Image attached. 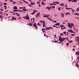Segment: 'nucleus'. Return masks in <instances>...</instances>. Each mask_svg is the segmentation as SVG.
Here are the masks:
<instances>
[{"instance_id": "41", "label": "nucleus", "mask_w": 79, "mask_h": 79, "mask_svg": "<svg viewBox=\"0 0 79 79\" xmlns=\"http://www.w3.org/2000/svg\"><path fill=\"white\" fill-rule=\"evenodd\" d=\"M53 23H57V21H52Z\"/></svg>"}, {"instance_id": "36", "label": "nucleus", "mask_w": 79, "mask_h": 79, "mask_svg": "<svg viewBox=\"0 0 79 79\" xmlns=\"http://www.w3.org/2000/svg\"><path fill=\"white\" fill-rule=\"evenodd\" d=\"M29 25L30 26H32V25L31 23H29Z\"/></svg>"}, {"instance_id": "50", "label": "nucleus", "mask_w": 79, "mask_h": 79, "mask_svg": "<svg viewBox=\"0 0 79 79\" xmlns=\"http://www.w3.org/2000/svg\"><path fill=\"white\" fill-rule=\"evenodd\" d=\"M35 13V12H34L33 13H31V15H33V14H34Z\"/></svg>"}, {"instance_id": "54", "label": "nucleus", "mask_w": 79, "mask_h": 79, "mask_svg": "<svg viewBox=\"0 0 79 79\" xmlns=\"http://www.w3.org/2000/svg\"><path fill=\"white\" fill-rule=\"evenodd\" d=\"M63 27H64V29H66V27H64V26Z\"/></svg>"}, {"instance_id": "12", "label": "nucleus", "mask_w": 79, "mask_h": 79, "mask_svg": "<svg viewBox=\"0 0 79 79\" xmlns=\"http://www.w3.org/2000/svg\"><path fill=\"white\" fill-rule=\"evenodd\" d=\"M30 4H31V5H35V3L34 2H31Z\"/></svg>"}, {"instance_id": "22", "label": "nucleus", "mask_w": 79, "mask_h": 79, "mask_svg": "<svg viewBox=\"0 0 79 79\" xmlns=\"http://www.w3.org/2000/svg\"><path fill=\"white\" fill-rule=\"evenodd\" d=\"M59 40H60L61 39V38H62V37H61V36H60L59 37Z\"/></svg>"}, {"instance_id": "14", "label": "nucleus", "mask_w": 79, "mask_h": 79, "mask_svg": "<svg viewBox=\"0 0 79 79\" xmlns=\"http://www.w3.org/2000/svg\"><path fill=\"white\" fill-rule=\"evenodd\" d=\"M23 2H25V3H27V4H28V3H29L28 2L26 1H25L24 0H23Z\"/></svg>"}, {"instance_id": "25", "label": "nucleus", "mask_w": 79, "mask_h": 79, "mask_svg": "<svg viewBox=\"0 0 79 79\" xmlns=\"http://www.w3.org/2000/svg\"><path fill=\"white\" fill-rule=\"evenodd\" d=\"M76 11H79V7H78V8H77V9Z\"/></svg>"}, {"instance_id": "61", "label": "nucleus", "mask_w": 79, "mask_h": 79, "mask_svg": "<svg viewBox=\"0 0 79 79\" xmlns=\"http://www.w3.org/2000/svg\"><path fill=\"white\" fill-rule=\"evenodd\" d=\"M49 8V9H52V7H50Z\"/></svg>"}, {"instance_id": "45", "label": "nucleus", "mask_w": 79, "mask_h": 79, "mask_svg": "<svg viewBox=\"0 0 79 79\" xmlns=\"http://www.w3.org/2000/svg\"><path fill=\"white\" fill-rule=\"evenodd\" d=\"M21 19V17H20L18 18V19Z\"/></svg>"}, {"instance_id": "9", "label": "nucleus", "mask_w": 79, "mask_h": 79, "mask_svg": "<svg viewBox=\"0 0 79 79\" xmlns=\"http://www.w3.org/2000/svg\"><path fill=\"white\" fill-rule=\"evenodd\" d=\"M13 9H15V10H16V9H18V8H17V6H14L13 7Z\"/></svg>"}, {"instance_id": "18", "label": "nucleus", "mask_w": 79, "mask_h": 79, "mask_svg": "<svg viewBox=\"0 0 79 79\" xmlns=\"http://www.w3.org/2000/svg\"><path fill=\"white\" fill-rule=\"evenodd\" d=\"M75 54L76 55H79V53H78L77 52H76Z\"/></svg>"}, {"instance_id": "43", "label": "nucleus", "mask_w": 79, "mask_h": 79, "mask_svg": "<svg viewBox=\"0 0 79 79\" xmlns=\"http://www.w3.org/2000/svg\"><path fill=\"white\" fill-rule=\"evenodd\" d=\"M43 24V27H45V23H44V24Z\"/></svg>"}, {"instance_id": "40", "label": "nucleus", "mask_w": 79, "mask_h": 79, "mask_svg": "<svg viewBox=\"0 0 79 79\" xmlns=\"http://www.w3.org/2000/svg\"><path fill=\"white\" fill-rule=\"evenodd\" d=\"M52 5H54V3H52L50 5V6H52Z\"/></svg>"}, {"instance_id": "35", "label": "nucleus", "mask_w": 79, "mask_h": 79, "mask_svg": "<svg viewBox=\"0 0 79 79\" xmlns=\"http://www.w3.org/2000/svg\"><path fill=\"white\" fill-rule=\"evenodd\" d=\"M41 4H42L43 5H44V3L43 2L41 3Z\"/></svg>"}, {"instance_id": "62", "label": "nucleus", "mask_w": 79, "mask_h": 79, "mask_svg": "<svg viewBox=\"0 0 79 79\" xmlns=\"http://www.w3.org/2000/svg\"><path fill=\"white\" fill-rule=\"evenodd\" d=\"M61 29H62V30H63V29H64V28H63V27H61Z\"/></svg>"}, {"instance_id": "3", "label": "nucleus", "mask_w": 79, "mask_h": 79, "mask_svg": "<svg viewBox=\"0 0 79 79\" xmlns=\"http://www.w3.org/2000/svg\"><path fill=\"white\" fill-rule=\"evenodd\" d=\"M67 31H68V32H71V33H75L74 32V31H73L71 30H69Z\"/></svg>"}, {"instance_id": "49", "label": "nucleus", "mask_w": 79, "mask_h": 79, "mask_svg": "<svg viewBox=\"0 0 79 79\" xmlns=\"http://www.w3.org/2000/svg\"><path fill=\"white\" fill-rule=\"evenodd\" d=\"M13 2V5H14V4H15V3H16V2Z\"/></svg>"}, {"instance_id": "56", "label": "nucleus", "mask_w": 79, "mask_h": 79, "mask_svg": "<svg viewBox=\"0 0 79 79\" xmlns=\"http://www.w3.org/2000/svg\"><path fill=\"white\" fill-rule=\"evenodd\" d=\"M54 25H55V26H58V24L57 23H56V24H55Z\"/></svg>"}, {"instance_id": "55", "label": "nucleus", "mask_w": 79, "mask_h": 79, "mask_svg": "<svg viewBox=\"0 0 79 79\" xmlns=\"http://www.w3.org/2000/svg\"><path fill=\"white\" fill-rule=\"evenodd\" d=\"M33 11H34V12H35H35H36V10H33Z\"/></svg>"}, {"instance_id": "64", "label": "nucleus", "mask_w": 79, "mask_h": 79, "mask_svg": "<svg viewBox=\"0 0 79 79\" xmlns=\"http://www.w3.org/2000/svg\"><path fill=\"white\" fill-rule=\"evenodd\" d=\"M0 13H1V14H3V12H2V11H1L0 12Z\"/></svg>"}, {"instance_id": "4", "label": "nucleus", "mask_w": 79, "mask_h": 79, "mask_svg": "<svg viewBox=\"0 0 79 79\" xmlns=\"http://www.w3.org/2000/svg\"><path fill=\"white\" fill-rule=\"evenodd\" d=\"M48 16H50V15L43 16V17H44V18H48Z\"/></svg>"}, {"instance_id": "37", "label": "nucleus", "mask_w": 79, "mask_h": 79, "mask_svg": "<svg viewBox=\"0 0 79 79\" xmlns=\"http://www.w3.org/2000/svg\"><path fill=\"white\" fill-rule=\"evenodd\" d=\"M4 5H7V3H3Z\"/></svg>"}, {"instance_id": "29", "label": "nucleus", "mask_w": 79, "mask_h": 79, "mask_svg": "<svg viewBox=\"0 0 79 79\" xmlns=\"http://www.w3.org/2000/svg\"><path fill=\"white\" fill-rule=\"evenodd\" d=\"M60 25V23H57V26H59Z\"/></svg>"}, {"instance_id": "21", "label": "nucleus", "mask_w": 79, "mask_h": 79, "mask_svg": "<svg viewBox=\"0 0 79 79\" xmlns=\"http://www.w3.org/2000/svg\"><path fill=\"white\" fill-rule=\"evenodd\" d=\"M46 9H48V10L49 11H50V8L48 6H47L46 8Z\"/></svg>"}, {"instance_id": "46", "label": "nucleus", "mask_w": 79, "mask_h": 79, "mask_svg": "<svg viewBox=\"0 0 79 79\" xmlns=\"http://www.w3.org/2000/svg\"><path fill=\"white\" fill-rule=\"evenodd\" d=\"M56 3H57V4H60V3L58 2H56Z\"/></svg>"}, {"instance_id": "1", "label": "nucleus", "mask_w": 79, "mask_h": 79, "mask_svg": "<svg viewBox=\"0 0 79 79\" xmlns=\"http://www.w3.org/2000/svg\"><path fill=\"white\" fill-rule=\"evenodd\" d=\"M33 26H34V27H35L37 30L38 27H37V25H36V23L35 22L34 24L33 25Z\"/></svg>"}, {"instance_id": "7", "label": "nucleus", "mask_w": 79, "mask_h": 79, "mask_svg": "<svg viewBox=\"0 0 79 79\" xmlns=\"http://www.w3.org/2000/svg\"><path fill=\"white\" fill-rule=\"evenodd\" d=\"M48 30H49L50 29H53V28L50 27H48Z\"/></svg>"}, {"instance_id": "13", "label": "nucleus", "mask_w": 79, "mask_h": 79, "mask_svg": "<svg viewBox=\"0 0 79 79\" xmlns=\"http://www.w3.org/2000/svg\"><path fill=\"white\" fill-rule=\"evenodd\" d=\"M72 2H77V0H73Z\"/></svg>"}, {"instance_id": "34", "label": "nucleus", "mask_w": 79, "mask_h": 79, "mask_svg": "<svg viewBox=\"0 0 79 79\" xmlns=\"http://www.w3.org/2000/svg\"><path fill=\"white\" fill-rule=\"evenodd\" d=\"M77 66L76 65V66H77V68H79V65H78V64H77V63H76V65H77Z\"/></svg>"}, {"instance_id": "26", "label": "nucleus", "mask_w": 79, "mask_h": 79, "mask_svg": "<svg viewBox=\"0 0 79 79\" xmlns=\"http://www.w3.org/2000/svg\"><path fill=\"white\" fill-rule=\"evenodd\" d=\"M37 26H41V25H40V24H39V23H38L37 24Z\"/></svg>"}, {"instance_id": "57", "label": "nucleus", "mask_w": 79, "mask_h": 79, "mask_svg": "<svg viewBox=\"0 0 79 79\" xmlns=\"http://www.w3.org/2000/svg\"><path fill=\"white\" fill-rule=\"evenodd\" d=\"M37 4H40V3H39V2H37Z\"/></svg>"}, {"instance_id": "27", "label": "nucleus", "mask_w": 79, "mask_h": 79, "mask_svg": "<svg viewBox=\"0 0 79 79\" xmlns=\"http://www.w3.org/2000/svg\"><path fill=\"white\" fill-rule=\"evenodd\" d=\"M23 11H27V9H23Z\"/></svg>"}, {"instance_id": "47", "label": "nucleus", "mask_w": 79, "mask_h": 79, "mask_svg": "<svg viewBox=\"0 0 79 79\" xmlns=\"http://www.w3.org/2000/svg\"><path fill=\"white\" fill-rule=\"evenodd\" d=\"M17 15L18 17L19 16H20V15H19V14H18Z\"/></svg>"}, {"instance_id": "15", "label": "nucleus", "mask_w": 79, "mask_h": 79, "mask_svg": "<svg viewBox=\"0 0 79 79\" xmlns=\"http://www.w3.org/2000/svg\"><path fill=\"white\" fill-rule=\"evenodd\" d=\"M65 15H69L70 14V13L69 12H68V13H65Z\"/></svg>"}, {"instance_id": "59", "label": "nucleus", "mask_w": 79, "mask_h": 79, "mask_svg": "<svg viewBox=\"0 0 79 79\" xmlns=\"http://www.w3.org/2000/svg\"><path fill=\"white\" fill-rule=\"evenodd\" d=\"M29 6H30V7H31L32 6L31 5H28Z\"/></svg>"}, {"instance_id": "30", "label": "nucleus", "mask_w": 79, "mask_h": 79, "mask_svg": "<svg viewBox=\"0 0 79 79\" xmlns=\"http://www.w3.org/2000/svg\"><path fill=\"white\" fill-rule=\"evenodd\" d=\"M69 45V43H67L66 45L67 47L68 46V45Z\"/></svg>"}, {"instance_id": "11", "label": "nucleus", "mask_w": 79, "mask_h": 79, "mask_svg": "<svg viewBox=\"0 0 79 79\" xmlns=\"http://www.w3.org/2000/svg\"><path fill=\"white\" fill-rule=\"evenodd\" d=\"M47 19H49V20H50V21H53V20L52 19L50 18L49 17H48Z\"/></svg>"}, {"instance_id": "44", "label": "nucleus", "mask_w": 79, "mask_h": 79, "mask_svg": "<svg viewBox=\"0 0 79 79\" xmlns=\"http://www.w3.org/2000/svg\"><path fill=\"white\" fill-rule=\"evenodd\" d=\"M74 15H78V14L77 13L74 14Z\"/></svg>"}, {"instance_id": "38", "label": "nucleus", "mask_w": 79, "mask_h": 79, "mask_svg": "<svg viewBox=\"0 0 79 79\" xmlns=\"http://www.w3.org/2000/svg\"><path fill=\"white\" fill-rule=\"evenodd\" d=\"M63 26H64L63 25H61L60 26V27H63Z\"/></svg>"}, {"instance_id": "10", "label": "nucleus", "mask_w": 79, "mask_h": 79, "mask_svg": "<svg viewBox=\"0 0 79 79\" xmlns=\"http://www.w3.org/2000/svg\"><path fill=\"white\" fill-rule=\"evenodd\" d=\"M65 8H66V10H69V9H71L72 10H73V9L70 8L66 7Z\"/></svg>"}, {"instance_id": "53", "label": "nucleus", "mask_w": 79, "mask_h": 79, "mask_svg": "<svg viewBox=\"0 0 79 79\" xmlns=\"http://www.w3.org/2000/svg\"><path fill=\"white\" fill-rule=\"evenodd\" d=\"M75 40L76 41H79V39H76V40Z\"/></svg>"}, {"instance_id": "19", "label": "nucleus", "mask_w": 79, "mask_h": 79, "mask_svg": "<svg viewBox=\"0 0 79 79\" xmlns=\"http://www.w3.org/2000/svg\"><path fill=\"white\" fill-rule=\"evenodd\" d=\"M26 19H29V17L28 16L26 17Z\"/></svg>"}, {"instance_id": "33", "label": "nucleus", "mask_w": 79, "mask_h": 79, "mask_svg": "<svg viewBox=\"0 0 79 79\" xmlns=\"http://www.w3.org/2000/svg\"><path fill=\"white\" fill-rule=\"evenodd\" d=\"M18 11H20V12H22V11H23V10H18Z\"/></svg>"}, {"instance_id": "58", "label": "nucleus", "mask_w": 79, "mask_h": 79, "mask_svg": "<svg viewBox=\"0 0 79 79\" xmlns=\"http://www.w3.org/2000/svg\"><path fill=\"white\" fill-rule=\"evenodd\" d=\"M52 8H55V6H52Z\"/></svg>"}, {"instance_id": "16", "label": "nucleus", "mask_w": 79, "mask_h": 79, "mask_svg": "<svg viewBox=\"0 0 79 79\" xmlns=\"http://www.w3.org/2000/svg\"><path fill=\"white\" fill-rule=\"evenodd\" d=\"M17 11H18V10H14V12H16Z\"/></svg>"}, {"instance_id": "20", "label": "nucleus", "mask_w": 79, "mask_h": 79, "mask_svg": "<svg viewBox=\"0 0 79 79\" xmlns=\"http://www.w3.org/2000/svg\"><path fill=\"white\" fill-rule=\"evenodd\" d=\"M64 4L63 3H61L60 4V6H64Z\"/></svg>"}, {"instance_id": "32", "label": "nucleus", "mask_w": 79, "mask_h": 79, "mask_svg": "<svg viewBox=\"0 0 79 79\" xmlns=\"http://www.w3.org/2000/svg\"><path fill=\"white\" fill-rule=\"evenodd\" d=\"M39 15H40V13L39 12H38L37 14L36 15H38V16H39Z\"/></svg>"}, {"instance_id": "52", "label": "nucleus", "mask_w": 79, "mask_h": 79, "mask_svg": "<svg viewBox=\"0 0 79 79\" xmlns=\"http://www.w3.org/2000/svg\"><path fill=\"white\" fill-rule=\"evenodd\" d=\"M0 10H1V11H3V10L2 9V8L0 9Z\"/></svg>"}, {"instance_id": "23", "label": "nucleus", "mask_w": 79, "mask_h": 79, "mask_svg": "<svg viewBox=\"0 0 79 79\" xmlns=\"http://www.w3.org/2000/svg\"><path fill=\"white\" fill-rule=\"evenodd\" d=\"M63 33H64V34H65V35H68L66 34V31H64L63 32Z\"/></svg>"}, {"instance_id": "2", "label": "nucleus", "mask_w": 79, "mask_h": 79, "mask_svg": "<svg viewBox=\"0 0 79 79\" xmlns=\"http://www.w3.org/2000/svg\"><path fill=\"white\" fill-rule=\"evenodd\" d=\"M61 39L60 40V42H63L64 40H66V38H61Z\"/></svg>"}, {"instance_id": "5", "label": "nucleus", "mask_w": 79, "mask_h": 79, "mask_svg": "<svg viewBox=\"0 0 79 79\" xmlns=\"http://www.w3.org/2000/svg\"><path fill=\"white\" fill-rule=\"evenodd\" d=\"M61 17L62 18H64V14L63 13H61Z\"/></svg>"}, {"instance_id": "60", "label": "nucleus", "mask_w": 79, "mask_h": 79, "mask_svg": "<svg viewBox=\"0 0 79 79\" xmlns=\"http://www.w3.org/2000/svg\"><path fill=\"white\" fill-rule=\"evenodd\" d=\"M35 16L36 18H37V16H38V15H36Z\"/></svg>"}, {"instance_id": "6", "label": "nucleus", "mask_w": 79, "mask_h": 79, "mask_svg": "<svg viewBox=\"0 0 79 79\" xmlns=\"http://www.w3.org/2000/svg\"><path fill=\"white\" fill-rule=\"evenodd\" d=\"M40 23H43V24H45V22L44 21H40Z\"/></svg>"}, {"instance_id": "63", "label": "nucleus", "mask_w": 79, "mask_h": 79, "mask_svg": "<svg viewBox=\"0 0 79 79\" xmlns=\"http://www.w3.org/2000/svg\"><path fill=\"white\" fill-rule=\"evenodd\" d=\"M26 8V7L25 6H24L23 7V9Z\"/></svg>"}, {"instance_id": "24", "label": "nucleus", "mask_w": 79, "mask_h": 79, "mask_svg": "<svg viewBox=\"0 0 79 79\" xmlns=\"http://www.w3.org/2000/svg\"><path fill=\"white\" fill-rule=\"evenodd\" d=\"M4 6V8H5V10H6V8H7V7H6V6Z\"/></svg>"}, {"instance_id": "17", "label": "nucleus", "mask_w": 79, "mask_h": 79, "mask_svg": "<svg viewBox=\"0 0 79 79\" xmlns=\"http://www.w3.org/2000/svg\"><path fill=\"white\" fill-rule=\"evenodd\" d=\"M68 25L69 27H71V25H70V23H68Z\"/></svg>"}, {"instance_id": "31", "label": "nucleus", "mask_w": 79, "mask_h": 79, "mask_svg": "<svg viewBox=\"0 0 79 79\" xmlns=\"http://www.w3.org/2000/svg\"><path fill=\"white\" fill-rule=\"evenodd\" d=\"M58 10L59 11H60L61 10V7H59Z\"/></svg>"}, {"instance_id": "42", "label": "nucleus", "mask_w": 79, "mask_h": 79, "mask_svg": "<svg viewBox=\"0 0 79 79\" xmlns=\"http://www.w3.org/2000/svg\"><path fill=\"white\" fill-rule=\"evenodd\" d=\"M10 2H11V3L14 2V1H12V0H10Z\"/></svg>"}, {"instance_id": "48", "label": "nucleus", "mask_w": 79, "mask_h": 79, "mask_svg": "<svg viewBox=\"0 0 79 79\" xmlns=\"http://www.w3.org/2000/svg\"><path fill=\"white\" fill-rule=\"evenodd\" d=\"M75 34H72L71 35V36H74V35H75Z\"/></svg>"}, {"instance_id": "8", "label": "nucleus", "mask_w": 79, "mask_h": 79, "mask_svg": "<svg viewBox=\"0 0 79 79\" xmlns=\"http://www.w3.org/2000/svg\"><path fill=\"white\" fill-rule=\"evenodd\" d=\"M16 20V19L15 18H14V17H12V21H13V20Z\"/></svg>"}, {"instance_id": "39", "label": "nucleus", "mask_w": 79, "mask_h": 79, "mask_svg": "<svg viewBox=\"0 0 79 79\" xmlns=\"http://www.w3.org/2000/svg\"><path fill=\"white\" fill-rule=\"evenodd\" d=\"M72 1V0H68V2H71Z\"/></svg>"}, {"instance_id": "51", "label": "nucleus", "mask_w": 79, "mask_h": 79, "mask_svg": "<svg viewBox=\"0 0 79 79\" xmlns=\"http://www.w3.org/2000/svg\"><path fill=\"white\" fill-rule=\"evenodd\" d=\"M71 26H73L74 24L73 23H71Z\"/></svg>"}, {"instance_id": "28", "label": "nucleus", "mask_w": 79, "mask_h": 79, "mask_svg": "<svg viewBox=\"0 0 79 79\" xmlns=\"http://www.w3.org/2000/svg\"><path fill=\"white\" fill-rule=\"evenodd\" d=\"M75 39H79V36H77V37H76Z\"/></svg>"}]
</instances>
